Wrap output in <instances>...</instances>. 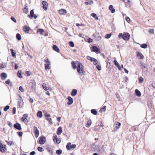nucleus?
<instances>
[{
  "label": "nucleus",
  "instance_id": "30",
  "mask_svg": "<svg viewBox=\"0 0 155 155\" xmlns=\"http://www.w3.org/2000/svg\"><path fill=\"white\" fill-rule=\"evenodd\" d=\"M121 125V124L118 122H116V130L118 129L119 128L120 126Z\"/></svg>",
  "mask_w": 155,
  "mask_h": 155
},
{
  "label": "nucleus",
  "instance_id": "18",
  "mask_svg": "<svg viewBox=\"0 0 155 155\" xmlns=\"http://www.w3.org/2000/svg\"><path fill=\"white\" fill-rule=\"evenodd\" d=\"M66 11L63 9H61L59 10V13L60 15L65 14L66 13Z\"/></svg>",
  "mask_w": 155,
  "mask_h": 155
},
{
  "label": "nucleus",
  "instance_id": "37",
  "mask_svg": "<svg viewBox=\"0 0 155 155\" xmlns=\"http://www.w3.org/2000/svg\"><path fill=\"white\" fill-rule=\"evenodd\" d=\"M87 58L88 60L90 61L91 62H92L94 59V58L89 56H87Z\"/></svg>",
  "mask_w": 155,
  "mask_h": 155
},
{
  "label": "nucleus",
  "instance_id": "34",
  "mask_svg": "<svg viewBox=\"0 0 155 155\" xmlns=\"http://www.w3.org/2000/svg\"><path fill=\"white\" fill-rule=\"evenodd\" d=\"M23 12L25 13H27L28 12V8H27V6L26 7L24 8L23 10Z\"/></svg>",
  "mask_w": 155,
  "mask_h": 155
},
{
  "label": "nucleus",
  "instance_id": "7",
  "mask_svg": "<svg viewBox=\"0 0 155 155\" xmlns=\"http://www.w3.org/2000/svg\"><path fill=\"white\" fill-rule=\"evenodd\" d=\"M93 36L95 37V40L97 41H99L101 38V37L99 33H96V34H93Z\"/></svg>",
  "mask_w": 155,
  "mask_h": 155
},
{
  "label": "nucleus",
  "instance_id": "29",
  "mask_svg": "<svg viewBox=\"0 0 155 155\" xmlns=\"http://www.w3.org/2000/svg\"><path fill=\"white\" fill-rule=\"evenodd\" d=\"M91 15L94 18H95V19L97 20H98V18L96 14L94 13H92L91 14Z\"/></svg>",
  "mask_w": 155,
  "mask_h": 155
},
{
  "label": "nucleus",
  "instance_id": "58",
  "mask_svg": "<svg viewBox=\"0 0 155 155\" xmlns=\"http://www.w3.org/2000/svg\"><path fill=\"white\" fill-rule=\"evenodd\" d=\"M76 25L77 26H84V25L82 24V23H81V24H79V23H77L76 24Z\"/></svg>",
  "mask_w": 155,
  "mask_h": 155
},
{
  "label": "nucleus",
  "instance_id": "41",
  "mask_svg": "<svg viewBox=\"0 0 155 155\" xmlns=\"http://www.w3.org/2000/svg\"><path fill=\"white\" fill-rule=\"evenodd\" d=\"M62 153V150H57L56 151V153L58 155L61 154V153Z\"/></svg>",
  "mask_w": 155,
  "mask_h": 155
},
{
  "label": "nucleus",
  "instance_id": "6",
  "mask_svg": "<svg viewBox=\"0 0 155 155\" xmlns=\"http://www.w3.org/2000/svg\"><path fill=\"white\" fill-rule=\"evenodd\" d=\"M33 129L35 134V137H38L39 134V130L36 127H34Z\"/></svg>",
  "mask_w": 155,
  "mask_h": 155
},
{
  "label": "nucleus",
  "instance_id": "22",
  "mask_svg": "<svg viewBox=\"0 0 155 155\" xmlns=\"http://www.w3.org/2000/svg\"><path fill=\"white\" fill-rule=\"evenodd\" d=\"M109 9L110 10L111 12L112 13H114L115 12V10L114 8H113V5H110L109 8Z\"/></svg>",
  "mask_w": 155,
  "mask_h": 155
},
{
  "label": "nucleus",
  "instance_id": "62",
  "mask_svg": "<svg viewBox=\"0 0 155 155\" xmlns=\"http://www.w3.org/2000/svg\"><path fill=\"white\" fill-rule=\"evenodd\" d=\"M26 73L27 74L28 76H29L31 75V73L29 71H27L26 72Z\"/></svg>",
  "mask_w": 155,
  "mask_h": 155
},
{
  "label": "nucleus",
  "instance_id": "24",
  "mask_svg": "<svg viewBox=\"0 0 155 155\" xmlns=\"http://www.w3.org/2000/svg\"><path fill=\"white\" fill-rule=\"evenodd\" d=\"M135 92L136 95L138 97H140L141 95V94L140 91L137 89L135 90Z\"/></svg>",
  "mask_w": 155,
  "mask_h": 155
},
{
  "label": "nucleus",
  "instance_id": "61",
  "mask_svg": "<svg viewBox=\"0 0 155 155\" xmlns=\"http://www.w3.org/2000/svg\"><path fill=\"white\" fill-rule=\"evenodd\" d=\"M13 114H15L16 113V108L15 107H13L12 110Z\"/></svg>",
  "mask_w": 155,
  "mask_h": 155
},
{
  "label": "nucleus",
  "instance_id": "23",
  "mask_svg": "<svg viewBox=\"0 0 155 155\" xmlns=\"http://www.w3.org/2000/svg\"><path fill=\"white\" fill-rule=\"evenodd\" d=\"M6 66H7V63H2V64H0V68L1 69H2V68H3L6 67Z\"/></svg>",
  "mask_w": 155,
  "mask_h": 155
},
{
  "label": "nucleus",
  "instance_id": "55",
  "mask_svg": "<svg viewBox=\"0 0 155 155\" xmlns=\"http://www.w3.org/2000/svg\"><path fill=\"white\" fill-rule=\"evenodd\" d=\"M87 41L89 43L92 42L93 41V40L91 38H88L87 39Z\"/></svg>",
  "mask_w": 155,
  "mask_h": 155
},
{
  "label": "nucleus",
  "instance_id": "46",
  "mask_svg": "<svg viewBox=\"0 0 155 155\" xmlns=\"http://www.w3.org/2000/svg\"><path fill=\"white\" fill-rule=\"evenodd\" d=\"M38 150L40 152H41L44 150L43 149L42 147H38Z\"/></svg>",
  "mask_w": 155,
  "mask_h": 155
},
{
  "label": "nucleus",
  "instance_id": "40",
  "mask_svg": "<svg viewBox=\"0 0 155 155\" xmlns=\"http://www.w3.org/2000/svg\"><path fill=\"white\" fill-rule=\"evenodd\" d=\"M5 141L7 143V144L9 146H11L12 144H14L13 141Z\"/></svg>",
  "mask_w": 155,
  "mask_h": 155
},
{
  "label": "nucleus",
  "instance_id": "21",
  "mask_svg": "<svg viewBox=\"0 0 155 155\" xmlns=\"http://www.w3.org/2000/svg\"><path fill=\"white\" fill-rule=\"evenodd\" d=\"M62 128L61 127H59L57 129V134L58 135H60L62 132Z\"/></svg>",
  "mask_w": 155,
  "mask_h": 155
},
{
  "label": "nucleus",
  "instance_id": "59",
  "mask_svg": "<svg viewBox=\"0 0 155 155\" xmlns=\"http://www.w3.org/2000/svg\"><path fill=\"white\" fill-rule=\"evenodd\" d=\"M11 19L14 22H16V20L13 17H11Z\"/></svg>",
  "mask_w": 155,
  "mask_h": 155
},
{
  "label": "nucleus",
  "instance_id": "33",
  "mask_svg": "<svg viewBox=\"0 0 155 155\" xmlns=\"http://www.w3.org/2000/svg\"><path fill=\"white\" fill-rule=\"evenodd\" d=\"M71 64L72 65V66L73 67V68L74 69H75L77 68V67L76 65L75 64L74 61H72L71 62Z\"/></svg>",
  "mask_w": 155,
  "mask_h": 155
},
{
  "label": "nucleus",
  "instance_id": "43",
  "mask_svg": "<svg viewBox=\"0 0 155 155\" xmlns=\"http://www.w3.org/2000/svg\"><path fill=\"white\" fill-rule=\"evenodd\" d=\"M149 32L150 34H154V30L153 29H150L149 30Z\"/></svg>",
  "mask_w": 155,
  "mask_h": 155
},
{
  "label": "nucleus",
  "instance_id": "57",
  "mask_svg": "<svg viewBox=\"0 0 155 155\" xmlns=\"http://www.w3.org/2000/svg\"><path fill=\"white\" fill-rule=\"evenodd\" d=\"M126 21L128 23H130V18L128 17H127L126 18Z\"/></svg>",
  "mask_w": 155,
  "mask_h": 155
},
{
  "label": "nucleus",
  "instance_id": "44",
  "mask_svg": "<svg viewBox=\"0 0 155 155\" xmlns=\"http://www.w3.org/2000/svg\"><path fill=\"white\" fill-rule=\"evenodd\" d=\"M10 51H11V53L12 54V56L13 57H14L15 56V53L14 52H13V50L12 49H10Z\"/></svg>",
  "mask_w": 155,
  "mask_h": 155
},
{
  "label": "nucleus",
  "instance_id": "42",
  "mask_svg": "<svg viewBox=\"0 0 155 155\" xmlns=\"http://www.w3.org/2000/svg\"><path fill=\"white\" fill-rule=\"evenodd\" d=\"M16 37L19 40H20L21 39V35L19 34H18L16 35Z\"/></svg>",
  "mask_w": 155,
  "mask_h": 155
},
{
  "label": "nucleus",
  "instance_id": "52",
  "mask_svg": "<svg viewBox=\"0 0 155 155\" xmlns=\"http://www.w3.org/2000/svg\"><path fill=\"white\" fill-rule=\"evenodd\" d=\"M143 79L142 77H140L139 78V82L141 83L143 82Z\"/></svg>",
  "mask_w": 155,
  "mask_h": 155
},
{
  "label": "nucleus",
  "instance_id": "50",
  "mask_svg": "<svg viewBox=\"0 0 155 155\" xmlns=\"http://www.w3.org/2000/svg\"><path fill=\"white\" fill-rule=\"evenodd\" d=\"M5 83L7 84H9L10 86H11L12 85V83H10V81L9 79L5 81Z\"/></svg>",
  "mask_w": 155,
  "mask_h": 155
},
{
  "label": "nucleus",
  "instance_id": "35",
  "mask_svg": "<svg viewBox=\"0 0 155 155\" xmlns=\"http://www.w3.org/2000/svg\"><path fill=\"white\" fill-rule=\"evenodd\" d=\"M140 47L143 48H146L147 47V45L146 44H143L140 45Z\"/></svg>",
  "mask_w": 155,
  "mask_h": 155
},
{
  "label": "nucleus",
  "instance_id": "53",
  "mask_svg": "<svg viewBox=\"0 0 155 155\" xmlns=\"http://www.w3.org/2000/svg\"><path fill=\"white\" fill-rule=\"evenodd\" d=\"M9 108V106L8 105H7L5 107L4 109V110L5 111H6L8 110Z\"/></svg>",
  "mask_w": 155,
  "mask_h": 155
},
{
  "label": "nucleus",
  "instance_id": "56",
  "mask_svg": "<svg viewBox=\"0 0 155 155\" xmlns=\"http://www.w3.org/2000/svg\"><path fill=\"white\" fill-rule=\"evenodd\" d=\"M19 89L20 91L21 92H24V90L21 86H20L19 87Z\"/></svg>",
  "mask_w": 155,
  "mask_h": 155
},
{
  "label": "nucleus",
  "instance_id": "13",
  "mask_svg": "<svg viewBox=\"0 0 155 155\" xmlns=\"http://www.w3.org/2000/svg\"><path fill=\"white\" fill-rule=\"evenodd\" d=\"M23 29L24 31L26 33H29V31L30 29V28L28 26L25 25L23 27Z\"/></svg>",
  "mask_w": 155,
  "mask_h": 155
},
{
  "label": "nucleus",
  "instance_id": "20",
  "mask_svg": "<svg viewBox=\"0 0 155 155\" xmlns=\"http://www.w3.org/2000/svg\"><path fill=\"white\" fill-rule=\"evenodd\" d=\"M53 49L57 52H59L60 51V50L59 48L55 45H54L53 46Z\"/></svg>",
  "mask_w": 155,
  "mask_h": 155
},
{
  "label": "nucleus",
  "instance_id": "45",
  "mask_svg": "<svg viewBox=\"0 0 155 155\" xmlns=\"http://www.w3.org/2000/svg\"><path fill=\"white\" fill-rule=\"evenodd\" d=\"M69 45L71 47H74V43L72 41H70L69 43Z\"/></svg>",
  "mask_w": 155,
  "mask_h": 155
},
{
  "label": "nucleus",
  "instance_id": "25",
  "mask_svg": "<svg viewBox=\"0 0 155 155\" xmlns=\"http://www.w3.org/2000/svg\"><path fill=\"white\" fill-rule=\"evenodd\" d=\"M77 93V90L76 89H74L72 90L71 95L72 96H75L76 95Z\"/></svg>",
  "mask_w": 155,
  "mask_h": 155
},
{
  "label": "nucleus",
  "instance_id": "12",
  "mask_svg": "<svg viewBox=\"0 0 155 155\" xmlns=\"http://www.w3.org/2000/svg\"><path fill=\"white\" fill-rule=\"evenodd\" d=\"M137 55L138 58L140 59H142L143 58V56L142 54L139 52H137Z\"/></svg>",
  "mask_w": 155,
  "mask_h": 155
},
{
  "label": "nucleus",
  "instance_id": "1",
  "mask_svg": "<svg viewBox=\"0 0 155 155\" xmlns=\"http://www.w3.org/2000/svg\"><path fill=\"white\" fill-rule=\"evenodd\" d=\"M130 37V35L127 32H124L123 34L122 33H120L118 35V38L119 39L123 38L125 41H128Z\"/></svg>",
  "mask_w": 155,
  "mask_h": 155
},
{
  "label": "nucleus",
  "instance_id": "14",
  "mask_svg": "<svg viewBox=\"0 0 155 155\" xmlns=\"http://www.w3.org/2000/svg\"><path fill=\"white\" fill-rule=\"evenodd\" d=\"M42 4L43 5V7L44 9L46 10L47 9L48 3L46 1H42Z\"/></svg>",
  "mask_w": 155,
  "mask_h": 155
},
{
  "label": "nucleus",
  "instance_id": "54",
  "mask_svg": "<svg viewBox=\"0 0 155 155\" xmlns=\"http://www.w3.org/2000/svg\"><path fill=\"white\" fill-rule=\"evenodd\" d=\"M97 68L99 71H100L101 69V66L99 65H97Z\"/></svg>",
  "mask_w": 155,
  "mask_h": 155
},
{
  "label": "nucleus",
  "instance_id": "36",
  "mask_svg": "<svg viewBox=\"0 0 155 155\" xmlns=\"http://www.w3.org/2000/svg\"><path fill=\"white\" fill-rule=\"evenodd\" d=\"M71 146V143H68L66 146V148L67 149L70 150V148Z\"/></svg>",
  "mask_w": 155,
  "mask_h": 155
},
{
  "label": "nucleus",
  "instance_id": "16",
  "mask_svg": "<svg viewBox=\"0 0 155 155\" xmlns=\"http://www.w3.org/2000/svg\"><path fill=\"white\" fill-rule=\"evenodd\" d=\"M14 127L16 129L19 130H21V129L20 125L18 123H16V124H14Z\"/></svg>",
  "mask_w": 155,
  "mask_h": 155
},
{
  "label": "nucleus",
  "instance_id": "60",
  "mask_svg": "<svg viewBox=\"0 0 155 155\" xmlns=\"http://www.w3.org/2000/svg\"><path fill=\"white\" fill-rule=\"evenodd\" d=\"M47 120L49 121V123L51 124L52 123V119L51 118H47Z\"/></svg>",
  "mask_w": 155,
  "mask_h": 155
},
{
  "label": "nucleus",
  "instance_id": "15",
  "mask_svg": "<svg viewBox=\"0 0 155 155\" xmlns=\"http://www.w3.org/2000/svg\"><path fill=\"white\" fill-rule=\"evenodd\" d=\"M0 76L2 80H5L7 77V75L6 73L3 72L1 74Z\"/></svg>",
  "mask_w": 155,
  "mask_h": 155
},
{
  "label": "nucleus",
  "instance_id": "38",
  "mask_svg": "<svg viewBox=\"0 0 155 155\" xmlns=\"http://www.w3.org/2000/svg\"><path fill=\"white\" fill-rule=\"evenodd\" d=\"M91 112L93 114L96 115L97 114V111L95 109H92Z\"/></svg>",
  "mask_w": 155,
  "mask_h": 155
},
{
  "label": "nucleus",
  "instance_id": "11",
  "mask_svg": "<svg viewBox=\"0 0 155 155\" xmlns=\"http://www.w3.org/2000/svg\"><path fill=\"white\" fill-rule=\"evenodd\" d=\"M28 115L27 114H25L23 115L22 117L21 118V120L25 122H28L27 118L28 117Z\"/></svg>",
  "mask_w": 155,
  "mask_h": 155
},
{
  "label": "nucleus",
  "instance_id": "26",
  "mask_svg": "<svg viewBox=\"0 0 155 155\" xmlns=\"http://www.w3.org/2000/svg\"><path fill=\"white\" fill-rule=\"evenodd\" d=\"M44 31V30L41 29H38L37 30V32L40 33L41 35H43Z\"/></svg>",
  "mask_w": 155,
  "mask_h": 155
},
{
  "label": "nucleus",
  "instance_id": "8",
  "mask_svg": "<svg viewBox=\"0 0 155 155\" xmlns=\"http://www.w3.org/2000/svg\"><path fill=\"white\" fill-rule=\"evenodd\" d=\"M91 49L92 51L95 52L96 53L100 51V49L97 47L95 46H93L92 47Z\"/></svg>",
  "mask_w": 155,
  "mask_h": 155
},
{
  "label": "nucleus",
  "instance_id": "51",
  "mask_svg": "<svg viewBox=\"0 0 155 155\" xmlns=\"http://www.w3.org/2000/svg\"><path fill=\"white\" fill-rule=\"evenodd\" d=\"M76 147V145L75 144H72L71 145V146L70 147V150H71V149H74Z\"/></svg>",
  "mask_w": 155,
  "mask_h": 155
},
{
  "label": "nucleus",
  "instance_id": "2",
  "mask_svg": "<svg viewBox=\"0 0 155 155\" xmlns=\"http://www.w3.org/2000/svg\"><path fill=\"white\" fill-rule=\"evenodd\" d=\"M78 64L77 71L80 75H82L84 73V67L83 65L79 62H78Z\"/></svg>",
  "mask_w": 155,
  "mask_h": 155
},
{
  "label": "nucleus",
  "instance_id": "4",
  "mask_svg": "<svg viewBox=\"0 0 155 155\" xmlns=\"http://www.w3.org/2000/svg\"><path fill=\"white\" fill-rule=\"evenodd\" d=\"M7 150L6 147L5 145H3V144L0 143V151L4 153Z\"/></svg>",
  "mask_w": 155,
  "mask_h": 155
},
{
  "label": "nucleus",
  "instance_id": "28",
  "mask_svg": "<svg viewBox=\"0 0 155 155\" xmlns=\"http://www.w3.org/2000/svg\"><path fill=\"white\" fill-rule=\"evenodd\" d=\"M42 87L46 91L49 90V88L46 87V84L45 83H43L42 84Z\"/></svg>",
  "mask_w": 155,
  "mask_h": 155
},
{
  "label": "nucleus",
  "instance_id": "9",
  "mask_svg": "<svg viewBox=\"0 0 155 155\" xmlns=\"http://www.w3.org/2000/svg\"><path fill=\"white\" fill-rule=\"evenodd\" d=\"M20 99H19L18 102V105L20 108H21L23 106V102L21 97L20 96Z\"/></svg>",
  "mask_w": 155,
  "mask_h": 155
},
{
  "label": "nucleus",
  "instance_id": "19",
  "mask_svg": "<svg viewBox=\"0 0 155 155\" xmlns=\"http://www.w3.org/2000/svg\"><path fill=\"white\" fill-rule=\"evenodd\" d=\"M68 105H71L73 103V99L71 97H68Z\"/></svg>",
  "mask_w": 155,
  "mask_h": 155
},
{
  "label": "nucleus",
  "instance_id": "64",
  "mask_svg": "<svg viewBox=\"0 0 155 155\" xmlns=\"http://www.w3.org/2000/svg\"><path fill=\"white\" fill-rule=\"evenodd\" d=\"M35 152L34 151H33L30 153V154L31 155H34L35 154Z\"/></svg>",
  "mask_w": 155,
  "mask_h": 155
},
{
  "label": "nucleus",
  "instance_id": "63",
  "mask_svg": "<svg viewBox=\"0 0 155 155\" xmlns=\"http://www.w3.org/2000/svg\"><path fill=\"white\" fill-rule=\"evenodd\" d=\"M45 116L48 117H50L51 116V115L50 114H47V113H46L45 114Z\"/></svg>",
  "mask_w": 155,
  "mask_h": 155
},
{
  "label": "nucleus",
  "instance_id": "48",
  "mask_svg": "<svg viewBox=\"0 0 155 155\" xmlns=\"http://www.w3.org/2000/svg\"><path fill=\"white\" fill-rule=\"evenodd\" d=\"M114 62L115 65L117 67L120 65L119 64L116 60H114Z\"/></svg>",
  "mask_w": 155,
  "mask_h": 155
},
{
  "label": "nucleus",
  "instance_id": "47",
  "mask_svg": "<svg viewBox=\"0 0 155 155\" xmlns=\"http://www.w3.org/2000/svg\"><path fill=\"white\" fill-rule=\"evenodd\" d=\"M93 64L94 65H96L97 64V60L95 58L94 60L93 61Z\"/></svg>",
  "mask_w": 155,
  "mask_h": 155
},
{
  "label": "nucleus",
  "instance_id": "5",
  "mask_svg": "<svg viewBox=\"0 0 155 155\" xmlns=\"http://www.w3.org/2000/svg\"><path fill=\"white\" fill-rule=\"evenodd\" d=\"M53 140L55 143H59L61 142V140L59 138L57 137V136L56 134H54L53 137Z\"/></svg>",
  "mask_w": 155,
  "mask_h": 155
},
{
  "label": "nucleus",
  "instance_id": "32",
  "mask_svg": "<svg viewBox=\"0 0 155 155\" xmlns=\"http://www.w3.org/2000/svg\"><path fill=\"white\" fill-rule=\"evenodd\" d=\"M37 116L38 117H42V112L40 111H38L37 113Z\"/></svg>",
  "mask_w": 155,
  "mask_h": 155
},
{
  "label": "nucleus",
  "instance_id": "49",
  "mask_svg": "<svg viewBox=\"0 0 155 155\" xmlns=\"http://www.w3.org/2000/svg\"><path fill=\"white\" fill-rule=\"evenodd\" d=\"M17 76L20 78H22V76L21 73V72H20L19 71H18L17 73Z\"/></svg>",
  "mask_w": 155,
  "mask_h": 155
},
{
  "label": "nucleus",
  "instance_id": "17",
  "mask_svg": "<svg viewBox=\"0 0 155 155\" xmlns=\"http://www.w3.org/2000/svg\"><path fill=\"white\" fill-rule=\"evenodd\" d=\"M30 13V16L31 18L34 17L35 19L37 18V17L36 15L34 14L33 10H31Z\"/></svg>",
  "mask_w": 155,
  "mask_h": 155
},
{
  "label": "nucleus",
  "instance_id": "39",
  "mask_svg": "<svg viewBox=\"0 0 155 155\" xmlns=\"http://www.w3.org/2000/svg\"><path fill=\"white\" fill-rule=\"evenodd\" d=\"M111 36V34H107L105 35L104 37L106 39H108L110 38Z\"/></svg>",
  "mask_w": 155,
  "mask_h": 155
},
{
  "label": "nucleus",
  "instance_id": "10",
  "mask_svg": "<svg viewBox=\"0 0 155 155\" xmlns=\"http://www.w3.org/2000/svg\"><path fill=\"white\" fill-rule=\"evenodd\" d=\"M45 138L44 137H42L40 138V140H39L38 143L41 144H43L45 143Z\"/></svg>",
  "mask_w": 155,
  "mask_h": 155
},
{
  "label": "nucleus",
  "instance_id": "3",
  "mask_svg": "<svg viewBox=\"0 0 155 155\" xmlns=\"http://www.w3.org/2000/svg\"><path fill=\"white\" fill-rule=\"evenodd\" d=\"M45 70L46 71L49 70L50 69V62L48 59L45 60Z\"/></svg>",
  "mask_w": 155,
  "mask_h": 155
},
{
  "label": "nucleus",
  "instance_id": "31",
  "mask_svg": "<svg viewBox=\"0 0 155 155\" xmlns=\"http://www.w3.org/2000/svg\"><path fill=\"white\" fill-rule=\"evenodd\" d=\"M92 123L91 121L90 120L87 121V123L86 125L87 127H89L91 125Z\"/></svg>",
  "mask_w": 155,
  "mask_h": 155
},
{
  "label": "nucleus",
  "instance_id": "27",
  "mask_svg": "<svg viewBox=\"0 0 155 155\" xmlns=\"http://www.w3.org/2000/svg\"><path fill=\"white\" fill-rule=\"evenodd\" d=\"M93 3V2L91 0H88L86 2H85V4L86 5H92Z\"/></svg>",
  "mask_w": 155,
  "mask_h": 155
}]
</instances>
